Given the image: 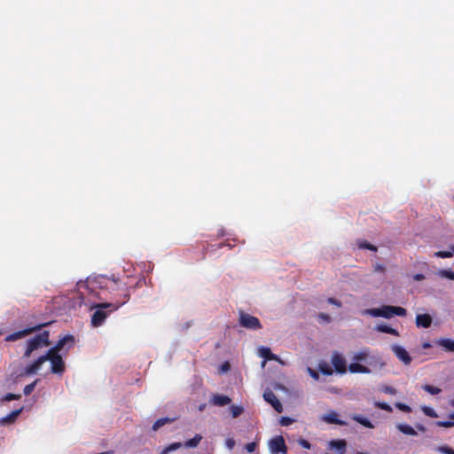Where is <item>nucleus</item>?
<instances>
[{"label":"nucleus","mask_w":454,"mask_h":454,"mask_svg":"<svg viewBox=\"0 0 454 454\" xmlns=\"http://www.w3.org/2000/svg\"><path fill=\"white\" fill-rule=\"evenodd\" d=\"M78 291L84 304H87L85 301L86 295L102 300L106 298L102 296L106 291L112 294L111 299L113 301L91 304V308L96 309L91 317V325L95 327L100 326L104 323L108 312L118 309L127 303L130 298L129 288L125 284L104 276L89 279L85 283H78Z\"/></svg>","instance_id":"obj_1"},{"label":"nucleus","mask_w":454,"mask_h":454,"mask_svg":"<svg viewBox=\"0 0 454 454\" xmlns=\"http://www.w3.org/2000/svg\"><path fill=\"white\" fill-rule=\"evenodd\" d=\"M50 345H51L50 332L43 331L42 333L28 339L25 342V349H24V353H23V357L29 358L33 355L34 352H35L43 348L49 347Z\"/></svg>","instance_id":"obj_2"},{"label":"nucleus","mask_w":454,"mask_h":454,"mask_svg":"<svg viewBox=\"0 0 454 454\" xmlns=\"http://www.w3.org/2000/svg\"><path fill=\"white\" fill-rule=\"evenodd\" d=\"M364 314H368L375 317H381L390 318L394 316L404 317L406 316L407 311L402 307L384 305L380 308L368 309L364 311Z\"/></svg>","instance_id":"obj_3"},{"label":"nucleus","mask_w":454,"mask_h":454,"mask_svg":"<svg viewBox=\"0 0 454 454\" xmlns=\"http://www.w3.org/2000/svg\"><path fill=\"white\" fill-rule=\"evenodd\" d=\"M43 364L46 361L51 362V372L53 374H57L59 376H62L66 371V364L61 356V354L56 353L51 350H47L44 355L41 356Z\"/></svg>","instance_id":"obj_4"},{"label":"nucleus","mask_w":454,"mask_h":454,"mask_svg":"<svg viewBox=\"0 0 454 454\" xmlns=\"http://www.w3.org/2000/svg\"><path fill=\"white\" fill-rule=\"evenodd\" d=\"M75 338L72 334H67L64 337L60 338L58 342L52 348L48 350L56 352V353H63L66 355L71 348L74 347Z\"/></svg>","instance_id":"obj_5"},{"label":"nucleus","mask_w":454,"mask_h":454,"mask_svg":"<svg viewBox=\"0 0 454 454\" xmlns=\"http://www.w3.org/2000/svg\"><path fill=\"white\" fill-rule=\"evenodd\" d=\"M239 325L248 330H259L262 328L260 320L248 313L239 311Z\"/></svg>","instance_id":"obj_6"},{"label":"nucleus","mask_w":454,"mask_h":454,"mask_svg":"<svg viewBox=\"0 0 454 454\" xmlns=\"http://www.w3.org/2000/svg\"><path fill=\"white\" fill-rule=\"evenodd\" d=\"M48 325H50V323L39 324L32 327H27L23 330L12 333L5 337V341H15L17 340L22 339L33 333L40 331L43 327L47 326Z\"/></svg>","instance_id":"obj_7"},{"label":"nucleus","mask_w":454,"mask_h":454,"mask_svg":"<svg viewBox=\"0 0 454 454\" xmlns=\"http://www.w3.org/2000/svg\"><path fill=\"white\" fill-rule=\"evenodd\" d=\"M269 448L271 454H286L287 447L285 439L281 435L275 436L269 442Z\"/></svg>","instance_id":"obj_8"},{"label":"nucleus","mask_w":454,"mask_h":454,"mask_svg":"<svg viewBox=\"0 0 454 454\" xmlns=\"http://www.w3.org/2000/svg\"><path fill=\"white\" fill-rule=\"evenodd\" d=\"M332 364L338 373L343 374L347 372V362L345 358L337 352L332 356Z\"/></svg>","instance_id":"obj_9"},{"label":"nucleus","mask_w":454,"mask_h":454,"mask_svg":"<svg viewBox=\"0 0 454 454\" xmlns=\"http://www.w3.org/2000/svg\"><path fill=\"white\" fill-rule=\"evenodd\" d=\"M263 398L267 403L271 404L277 412L280 413L283 411V405L281 402L271 390L265 391L263 393Z\"/></svg>","instance_id":"obj_10"},{"label":"nucleus","mask_w":454,"mask_h":454,"mask_svg":"<svg viewBox=\"0 0 454 454\" xmlns=\"http://www.w3.org/2000/svg\"><path fill=\"white\" fill-rule=\"evenodd\" d=\"M392 351L405 365H409L411 363L412 359L404 348L398 345H393Z\"/></svg>","instance_id":"obj_11"},{"label":"nucleus","mask_w":454,"mask_h":454,"mask_svg":"<svg viewBox=\"0 0 454 454\" xmlns=\"http://www.w3.org/2000/svg\"><path fill=\"white\" fill-rule=\"evenodd\" d=\"M41 356L37 357L31 364L27 365L25 369L22 376H28L35 374L42 367L43 361Z\"/></svg>","instance_id":"obj_12"},{"label":"nucleus","mask_w":454,"mask_h":454,"mask_svg":"<svg viewBox=\"0 0 454 454\" xmlns=\"http://www.w3.org/2000/svg\"><path fill=\"white\" fill-rule=\"evenodd\" d=\"M329 446L331 449L336 450L338 454H346L347 442L345 440H332L329 442Z\"/></svg>","instance_id":"obj_13"},{"label":"nucleus","mask_w":454,"mask_h":454,"mask_svg":"<svg viewBox=\"0 0 454 454\" xmlns=\"http://www.w3.org/2000/svg\"><path fill=\"white\" fill-rule=\"evenodd\" d=\"M322 419L329 424H336V425H340V426L347 425V423L345 421L338 419V414L333 411L324 415Z\"/></svg>","instance_id":"obj_14"},{"label":"nucleus","mask_w":454,"mask_h":454,"mask_svg":"<svg viewBox=\"0 0 454 454\" xmlns=\"http://www.w3.org/2000/svg\"><path fill=\"white\" fill-rule=\"evenodd\" d=\"M432 324V317L428 314H419L416 317L418 327L428 328Z\"/></svg>","instance_id":"obj_15"},{"label":"nucleus","mask_w":454,"mask_h":454,"mask_svg":"<svg viewBox=\"0 0 454 454\" xmlns=\"http://www.w3.org/2000/svg\"><path fill=\"white\" fill-rule=\"evenodd\" d=\"M231 402V399L227 396V395H215L213 397H212V404L215 405V406H225L227 404H229Z\"/></svg>","instance_id":"obj_16"},{"label":"nucleus","mask_w":454,"mask_h":454,"mask_svg":"<svg viewBox=\"0 0 454 454\" xmlns=\"http://www.w3.org/2000/svg\"><path fill=\"white\" fill-rule=\"evenodd\" d=\"M21 411H22V408L12 411L10 414L3 417L0 419V424L7 425V424L13 423L15 421V419L18 418V416L20 414Z\"/></svg>","instance_id":"obj_17"},{"label":"nucleus","mask_w":454,"mask_h":454,"mask_svg":"<svg viewBox=\"0 0 454 454\" xmlns=\"http://www.w3.org/2000/svg\"><path fill=\"white\" fill-rule=\"evenodd\" d=\"M348 370L351 373H364L368 374L371 372V370L358 363H351L348 366Z\"/></svg>","instance_id":"obj_18"},{"label":"nucleus","mask_w":454,"mask_h":454,"mask_svg":"<svg viewBox=\"0 0 454 454\" xmlns=\"http://www.w3.org/2000/svg\"><path fill=\"white\" fill-rule=\"evenodd\" d=\"M260 356L264 358L265 361H277L278 360V356L273 354L269 348L262 347L260 349Z\"/></svg>","instance_id":"obj_19"},{"label":"nucleus","mask_w":454,"mask_h":454,"mask_svg":"<svg viewBox=\"0 0 454 454\" xmlns=\"http://www.w3.org/2000/svg\"><path fill=\"white\" fill-rule=\"evenodd\" d=\"M397 429L402 432L404 434L407 435H416L417 432L414 430V428L408 425V424H398L396 426Z\"/></svg>","instance_id":"obj_20"},{"label":"nucleus","mask_w":454,"mask_h":454,"mask_svg":"<svg viewBox=\"0 0 454 454\" xmlns=\"http://www.w3.org/2000/svg\"><path fill=\"white\" fill-rule=\"evenodd\" d=\"M438 344L444 348L447 351L454 352V340L450 339H442Z\"/></svg>","instance_id":"obj_21"},{"label":"nucleus","mask_w":454,"mask_h":454,"mask_svg":"<svg viewBox=\"0 0 454 454\" xmlns=\"http://www.w3.org/2000/svg\"><path fill=\"white\" fill-rule=\"evenodd\" d=\"M376 329L380 333H389L395 336L398 335V332L395 329L387 325H377Z\"/></svg>","instance_id":"obj_22"},{"label":"nucleus","mask_w":454,"mask_h":454,"mask_svg":"<svg viewBox=\"0 0 454 454\" xmlns=\"http://www.w3.org/2000/svg\"><path fill=\"white\" fill-rule=\"evenodd\" d=\"M368 364L381 369L385 366L386 364L380 356H372L370 357Z\"/></svg>","instance_id":"obj_23"},{"label":"nucleus","mask_w":454,"mask_h":454,"mask_svg":"<svg viewBox=\"0 0 454 454\" xmlns=\"http://www.w3.org/2000/svg\"><path fill=\"white\" fill-rule=\"evenodd\" d=\"M174 421V419H169V418H160L159 419H157L153 425V431H157L158 429H160L162 426H164L165 424L167 423H170Z\"/></svg>","instance_id":"obj_24"},{"label":"nucleus","mask_w":454,"mask_h":454,"mask_svg":"<svg viewBox=\"0 0 454 454\" xmlns=\"http://www.w3.org/2000/svg\"><path fill=\"white\" fill-rule=\"evenodd\" d=\"M201 439H202V436L200 434H196L193 438L186 441L184 445L186 448H195L199 445Z\"/></svg>","instance_id":"obj_25"},{"label":"nucleus","mask_w":454,"mask_h":454,"mask_svg":"<svg viewBox=\"0 0 454 454\" xmlns=\"http://www.w3.org/2000/svg\"><path fill=\"white\" fill-rule=\"evenodd\" d=\"M352 419L355 421L358 422L359 424L364 426L365 427H368V428H372L373 427V425L372 424V422L368 419L364 418V417H362L360 415H354L352 417Z\"/></svg>","instance_id":"obj_26"},{"label":"nucleus","mask_w":454,"mask_h":454,"mask_svg":"<svg viewBox=\"0 0 454 454\" xmlns=\"http://www.w3.org/2000/svg\"><path fill=\"white\" fill-rule=\"evenodd\" d=\"M369 357V350L363 349L357 353H356L353 356V360L355 361H365Z\"/></svg>","instance_id":"obj_27"},{"label":"nucleus","mask_w":454,"mask_h":454,"mask_svg":"<svg viewBox=\"0 0 454 454\" xmlns=\"http://www.w3.org/2000/svg\"><path fill=\"white\" fill-rule=\"evenodd\" d=\"M436 275L440 278L454 280V272L451 270H439Z\"/></svg>","instance_id":"obj_28"},{"label":"nucleus","mask_w":454,"mask_h":454,"mask_svg":"<svg viewBox=\"0 0 454 454\" xmlns=\"http://www.w3.org/2000/svg\"><path fill=\"white\" fill-rule=\"evenodd\" d=\"M422 388L431 395H438L442 391V389L439 388L438 387H434V386L428 385V384L423 385Z\"/></svg>","instance_id":"obj_29"},{"label":"nucleus","mask_w":454,"mask_h":454,"mask_svg":"<svg viewBox=\"0 0 454 454\" xmlns=\"http://www.w3.org/2000/svg\"><path fill=\"white\" fill-rule=\"evenodd\" d=\"M421 411H423V413L430 418H437L438 417V414L437 412L431 407H428V406H421Z\"/></svg>","instance_id":"obj_30"},{"label":"nucleus","mask_w":454,"mask_h":454,"mask_svg":"<svg viewBox=\"0 0 454 454\" xmlns=\"http://www.w3.org/2000/svg\"><path fill=\"white\" fill-rule=\"evenodd\" d=\"M39 381V379H36L35 380H34L32 383L25 386L24 389H23V393L25 395H29L35 389L36 384L38 383Z\"/></svg>","instance_id":"obj_31"},{"label":"nucleus","mask_w":454,"mask_h":454,"mask_svg":"<svg viewBox=\"0 0 454 454\" xmlns=\"http://www.w3.org/2000/svg\"><path fill=\"white\" fill-rule=\"evenodd\" d=\"M358 247H359V248H363V249H368V250H371V251H377V247L374 245H372V244L368 243L365 240L359 241L358 242Z\"/></svg>","instance_id":"obj_32"},{"label":"nucleus","mask_w":454,"mask_h":454,"mask_svg":"<svg viewBox=\"0 0 454 454\" xmlns=\"http://www.w3.org/2000/svg\"><path fill=\"white\" fill-rule=\"evenodd\" d=\"M243 408L241 406H238V405H232L231 406V416L233 418H238L239 416H240L243 412Z\"/></svg>","instance_id":"obj_33"},{"label":"nucleus","mask_w":454,"mask_h":454,"mask_svg":"<svg viewBox=\"0 0 454 454\" xmlns=\"http://www.w3.org/2000/svg\"><path fill=\"white\" fill-rule=\"evenodd\" d=\"M319 371L325 374V375H332L333 374V370L331 369V367L324 363V364H319Z\"/></svg>","instance_id":"obj_34"},{"label":"nucleus","mask_w":454,"mask_h":454,"mask_svg":"<svg viewBox=\"0 0 454 454\" xmlns=\"http://www.w3.org/2000/svg\"><path fill=\"white\" fill-rule=\"evenodd\" d=\"M436 450L444 454H454V450L448 445L439 446Z\"/></svg>","instance_id":"obj_35"},{"label":"nucleus","mask_w":454,"mask_h":454,"mask_svg":"<svg viewBox=\"0 0 454 454\" xmlns=\"http://www.w3.org/2000/svg\"><path fill=\"white\" fill-rule=\"evenodd\" d=\"M453 255V252L451 251H438L434 253V256L440 258H450Z\"/></svg>","instance_id":"obj_36"},{"label":"nucleus","mask_w":454,"mask_h":454,"mask_svg":"<svg viewBox=\"0 0 454 454\" xmlns=\"http://www.w3.org/2000/svg\"><path fill=\"white\" fill-rule=\"evenodd\" d=\"M375 406L388 412L392 411V407L387 403L377 402L375 403Z\"/></svg>","instance_id":"obj_37"},{"label":"nucleus","mask_w":454,"mask_h":454,"mask_svg":"<svg viewBox=\"0 0 454 454\" xmlns=\"http://www.w3.org/2000/svg\"><path fill=\"white\" fill-rule=\"evenodd\" d=\"M395 407H396L398 410H400V411H403V412H407V413H409V412H411V408L409 405L405 404V403H395Z\"/></svg>","instance_id":"obj_38"},{"label":"nucleus","mask_w":454,"mask_h":454,"mask_svg":"<svg viewBox=\"0 0 454 454\" xmlns=\"http://www.w3.org/2000/svg\"><path fill=\"white\" fill-rule=\"evenodd\" d=\"M182 446H183V444L181 442H173L164 449L168 451V453H169L170 451L178 450Z\"/></svg>","instance_id":"obj_39"},{"label":"nucleus","mask_w":454,"mask_h":454,"mask_svg":"<svg viewBox=\"0 0 454 454\" xmlns=\"http://www.w3.org/2000/svg\"><path fill=\"white\" fill-rule=\"evenodd\" d=\"M21 397L20 395H16V394H12V393H8L6 394L4 397H3V400L4 401H7V402H10V401H12V400H18Z\"/></svg>","instance_id":"obj_40"},{"label":"nucleus","mask_w":454,"mask_h":454,"mask_svg":"<svg viewBox=\"0 0 454 454\" xmlns=\"http://www.w3.org/2000/svg\"><path fill=\"white\" fill-rule=\"evenodd\" d=\"M437 427L450 428L454 427L453 421H436L434 423Z\"/></svg>","instance_id":"obj_41"},{"label":"nucleus","mask_w":454,"mask_h":454,"mask_svg":"<svg viewBox=\"0 0 454 454\" xmlns=\"http://www.w3.org/2000/svg\"><path fill=\"white\" fill-rule=\"evenodd\" d=\"M381 391L385 394H388V395H395L396 394V390L390 387V386H383L381 387Z\"/></svg>","instance_id":"obj_42"},{"label":"nucleus","mask_w":454,"mask_h":454,"mask_svg":"<svg viewBox=\"0 0 454 454\" xmlns=\"http://www.w3.org/2000/svg\"><path fill=\"white\" fill-rule=\"evenodd\" d=\"M279 422L281 426L286 427L291 425L294 422V419L289 417H282Z\"/></svg>","instance_id":"obj_43"},{"label":"nucleus","mask_w":454,"mask_h":454,"mask_svg":"<svg viewBox=\"0 0 454 454\" xmlns=\"http://www.w3.org/2000/svg\"><path fill=\"white\" fill-rule=\"evenodd\" d=\"M256 447H257L256 442H252L247 443L245 446V449L247 450V452L252 453L255 450Z\"/></svg>","instance_id":"obj_44"},{"label":"nucleus","mask_w":454,"mask_h":454,"mask_svg":"<svg viewBox=\"0 0 454 454\" xmlns=\"http://www.w3.org/2000/svg\"><path fill=\"white\" fill-rule=\"evenodd\" d=\"M299 444L301 447H303L305 449H308V450H309L311 448L310 442L309 441L305 440V439H300L299 440Z\"/></svg>","instance_id":"obj_45"},{"label":"nucleus","mask_w":454,"mask_h":454,"mask_svg":"<svg viewBox=\"0 0 454 454\" xmlns=\"http://www.w3.org/2000/svg\"><path fill=\"white\" fill-rule=\"evenodd\" d=\"M327 301H328L330 304L335 305V306H336V307H338V308H340V307H341V305H342V304H341V302H340L339 300H337V299H335V298H333V297L328 298V299H327Z\"/></svg>","instance_id":"obj_46"},{"label":"nucleus","mask_w":454,"mask_h":454,"mask_svg":"<svg viewBox=\"0 0 454 454\" xmlns=\"http://www.w3.org/2000/svg\"><path fill=\"white\" fill-rule=\"evenodd\" d=\"M309 374L316 380H319V374L315 370L311 369L310 367L308 368Z\"/></svg>","instance_id":"obj_47"},{"label":"nucleus","mask_w":454,"mask_h":454,"mask_svg":"<svg viewBox=\"0 0 454 454\" xmlns=\"http://www.w3.org/2000/svg\"><path fill=\"white\" fill-rule=\"evenodd\" d=\"M412 278L415 281H421V280H424L426 278V277H425V275H423L421 273H417L412 276Z\"/></svg>","instance_id":"obj_48"},{"label":"nucleus","mask_w":454,"mask_h":454,"mask_svg":"<svg viewBox=\"0 0 454 454\" xmlns=\"http://www.w3.org/2000/svg\"><path fill=\"white\" fill-rule=\"evenodd\" d=\"M318 317L321 318L322 320L325 321V322H330L331 321V317L327 314H325V313H320L318 315Z\"/></svg>","instance_id":"obj_49"},{"label":"nucleus","mask_w":454,"mask_h":454,"mask_svg":"<svg viewBox=\"0 0 454 454\" xmlns=\"http://www.w3.org/2000/svg\"><path fill=\"white\" fill-rule=\"evenodd\" d=\"M375 271H378V272H384L385 271V266L382 265V264H376L375 265Z\"/></svg>","instance_id":"obj_50"},{"label":"nucleus","mask_w":454,"mask_h":454,"mask_svg":"<svg viewBox=\"0 0 454 454\" xmlns=\"http://www.w3.org/2000/svg\"><path fill=\"white\" fill-rule=\"evenodd\" d=\"M229 369H230V364H229L228 362H225V363L222 365V371H223V372H227Z\"/></svg>","instance_id":"obj_51"},{"label":"nucleus","mask_w":454,"mask_h":454,"mask_svg":"<svg viewBox=\"0 0 454 454\" xmlns=\"http://www.w3.org/2000/svg\"><path fill=\"white\" fill-rule=\"evenodd\" d=\"M227 445L229 446L230 449H231L234 446V441L233 440H228L227 441Z\"/></svg>","instance_id":"obj_52"},{"label":"nucleus","mask_w":454,"mask_h":454,"mask_svg":"<svg viewBox=\"0 0 454 454\" xmlns=\"http://www.w3.org/2000/svg\"><path fill=\"white\" fill-rule=\"evenodd\" d=\"M422 347H423L424 348H431V344H430V343H428V342H425V343H423Z\"/></svg>","instance_id":"obj_53"},{"label":"nucleus","mask_w":454,"mask_h":454,"mask_svg":"<svg viewBox=\"0 0 454 454\" xmlns=\"http://www.w3.org/2000/svg\"><path fill=\"white\" fill-rule=\"evenodd\" d=\"M418 428L420 430V431H425V427L423 426H418Z\"/></svg>","instance_id":"obj_54"},{"label":"nucleus","mask_w":454,"mask_h":454,"mask_svg":"<svg viewBox=\"0 0 454 454\" xmlns=\"http://www.w3.org/2000/svg\"><path fill=\"white\" fill-rule=\"evenodd\" d=\"M449 417H450L451 419H454V412L450 413V414L449 415Z\"/></svg>","instance_id":"obj_55"},{"label":"nucleus","mask_w":454,"mask_h":454,"mask_svg":"<svg viewBox=\"0 0 454 454\" xmlns=\"http://www.w3.org/2000/svg\"><path fill=\"white\" fill-rule=\"evenodd\" d=\"M160 454H168V453L165 449H163V450L160 452Z\"/></svg>","instance_id":"obj_56"},{"label":"nucleus","mask_w":454,"mask_h":454,"mask_svg":"<svg viewBox=\"0 0 454 454\" xmlns=\"http://www.w3.org/2000/svg\"><path fill=\"white\" fill-rule=\"evenodd\" d=\"M450 404L454 406V399L451 401Z\"/></svg>","instance_id":"obj_57"},{"label":"nucleus","mask_w":454,"mask_h":454,"mask_svg":"<svg viewBox=\"0 0 454 454\" xmlns=\"http://www.w3.org/2000/svg\"><path fill=\"white\" fill-rule=\"evenodd\" d=\"M453 254H454V247H453Z\"/></svg>","instance_id":"obj_58"}]
</instances>
